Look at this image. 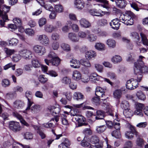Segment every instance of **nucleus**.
I'll use <instances>...</instances> for the list:
<instances>
[{"label":"nucleus","instance_id":"61","mask_svg":"<svg viewBox=\"0 0 148 148\" xmlns=\"http://www.w3.org/2000/svg\"><path fill=\"white\" fill-rule=\"evenodd\" d=\"M101 29L97 26H94L91 29L92 31L94 33L98 34L100 32Z\"/></svg>","mask_w":148,"mask_h":148},{"label":"nucleus","instance_id":"8","mask_svg":"<svg viewBox=\"0 0 148 148\" xmlns=\"http://www.w3.org/2000/svg\"><path fill=\"white\" fill-rule=\"evenodd\" d=\"M33 51L39 55H44L46 53V50L45 47L39 45H34L33 48Z\"/></svg>","mask_w":148,"mask_h":148},{"label":"nucleus","instance_id":"42","mask_svg":"<svg viewBox=\"0 0 148 148\" xmlns=\"http://www.w3.org/2000/svg\"><path fill=\"white\" fill-rule=\"evenodd\" d=\"M141 38V41L143 45L148 46V40L146 35L142 33H140Z\"/></svg>","mask_w":148,"mask_h":148},{"label":"nucleus","instance_id":"60","mask_svg":"<svg viewBox=\"0 0 148 148\" xmlns=\"http://www.w3.org/2000/svg\"><path fill=\"white\" fill-rule=\"evenodd\" d=\"M5 52L8 55H11L14 53L15 51L14 49H11L7 48H4Z\"/></svg>","mask_w":148,"mask_h":148},{"label":"nucleus","instance_id":"36","mask_svg":"<svg viewBox=\"0 0 148 148\" xmlns=\"http://www.w3.org/2000/svg\"><path fill=\"white\" fill-rule=\"evenodd\" d=\"M38 2L42 6L44 7L47 10L51 11L53 10V8L52 6L50 5L45 4L44 2H40L38 1Z\"/></svg>","mask_w":148,"mask_h":148},{"label":"nucleus","instance_id":"10","mask_svg":"<svg viewBox=\"0 0 148 148\" xmlns=\"http://www.w3.org/2000/svg\"><path fill=\"white\" fill-rule=\"evenodd\" d=\"M44 61L46 64L48 66L50 63L53 66H57L60 64V60L58 57H56L51 60L45 59Z\"/></svg>","mask_w":148,"mask_h":148},{"label":"nucleus","instance_id":"39","mask_svg":"<svg viewBox=\"0 0 148 148\" xmlns=\"http://www.w3.org/2000/svg\"><path fill=\"white\" fill-rule=\"evenodd\" d=\"M123 114L125 117L127 118H130L132 116V112L129 109L124 110Z\"/></svg>","mask_w":148,"mask_h":148},{"label":"nucleus","instance_id":"12","mask_svg":"<svg viewBox=\"0 0 148 148\" xmlns=\"http://www.w3.org/2000/svg\"><path fill=\"white\" fill-rule=\"evenodd\" d=\"M79 22L81 27L84 28H88L91 26V23L88 21L84 18H81Z\"/></svg>","mask_w":148,"mask_h":148},{"label":"nucleus","instance_id":"9","mask_svg":"<svg viewBox=\"0 0 148 148\" xmlns=\"http://www.w3.org/2000/svg\"><path fill=\"white\" fill-rule=\"evenodd\" d=\"M131 131H127L125 133V136L128 139H132L133 137V134L135 135L136 137H139V133L136 130L134 127L130 128Z\"/></svg>","mask_w":148,"mask_h":148},{"label":"nucleus","instance_id":"56","mask_svg":"<svg viewBox=\"0 0 148 148\" xmlns=\"http://www.w3.org/2000/svg\"><path fill=\"white\" fill-rule=\"evenodd\" d=\"M14 94L11 92L6 94L5 96V99L8 100L12 99L14 98Z\"/></svg>","mask_w":148,"mask_h":148},{"label":"nucleus","instance_id":"63","mask_svg":"<svg viewBox=\"0 0 148 148\" xmlns=\"http://www.w3.org/2000/svg\"><path fill=\"white\" fill-rule=\"evenodd\" d=\"M95 66L97 70L100 72H102L103 70V66L98 64H95Z\"/></svg>","mask_w":148,"mask_h":148},{"label":"nucleus","instance_id":"31","mask_svg":"<svg viewBox=\"0 0 148 148\" xmlns=\"http://www.w3.org/2000/svg\"><path fill=\"white\" fill-rule=\"evenodd\" d=\"M106 43L108 46L110 48H114L116 45V42L115 40L112 39H108L106 41Z\"/></svg>","mask_w":148,"mask_h":148},{"label":"nucleus","instance_id":"14","mask_svg":"<svg viewBox=\"0 0 148 148\" xmlns=\"http://www.w3.org/2000/svg\"><path fill=\"white\" fill-rule=\"evenodd\" d=\"M75 7L79 10H82L84 7L85 3L82 0H75L74 1Z\"/></svg>","mask_w":148,"mask_h":148},{"label":"nucleus","instance_id":"24","mask_svg":"<svg viewBox=\"0 0 148 148\" xmlns=\"http://www.w3.org/2000/svg\"><path fill=\"white\" fill-rule=\"evenodd\" d=\"M74 99L77 100L83 99L84 98V96L82 93L79 92H75L73 95Z\"/></svg>","mask_w":148,"mask_h":148},{"label":"nucleus","instance_id":"7","mask_svg":"<svg viewBox=\"0 0 148 148\" xmlns=\"http://www.w3.org/2000/svg\"><path fill=\"white\" fill-rule=\"evenodd\" d=\"M9 128L14 132L20 131L21 129L19 123L14 121H10L9 123Z\"/></svg>","mask_w":148,"mask_h":148},{"label":"nucleus","instance_id":"17","mask_svg":"<svg viewBox=\"0 0 148 148\" xmlns=\"http://www.w3.org/2000/svg\"><path fill=\"white\" fill-rule=\"evenodd\" d=\"M24 102L19 100H17L14 102L13 106L15 108L20 109H21L24 106Z\"/></svg>","mask_w":148,"mask_h":148},{"label":"nucleus","instance_id":"35","mask_svg":"<svg viewBox=\"0 0 148 148\" xmlns=\"http://www.w3.org/2000/svg\"><path fill=\"white\" fill-rule=\"evenodd\" d=\"M97 36L93 34H88L87 38L90 42H93L97 40Z\"/></svg>","mask_w":148,"mask_h":148},{"label":"nucleus","instance_id":"23","mask_svg":"<svg viewBox=\"0 0 148 148\" xmlns=\"http://www.w3.org/2000/svg\"><path fill=\"white\" fill-rule=\"evenodd\" d=\"M89 78L92 81L101 80L102 77L97 75L96 73H92L90 75Z\"/></svg>","mask_w":148,"mask_h":148},{"label":"nucleus","instance_id":"64","mask_svg":"<svg viewBox=\"0 0 148 148\" xmlns=\"http://www.w3.org/2000/svg\"><path fill=\"white\" fill-rule=\"evenodd\" d=\"M51 37L53 40H57L59 39L60 36L58 33H54L52 34Z\"/></svg>","mask_w":148,"mask_h":148},{"label":"nucleus","instance_id":"34","mask_svg":"<svg viewBox=\"0 0 148 148\" xmlns=\"http://www.w3.org/2000/svg\"><path fill=\"white\" fill-rule=\"evenodd\" d=\"M106 127L105 125L97 126L96 128V130L98 133H101L104 132L106 129Z\"/></svg>","mask_w":148,"mask_h":148},{"label":"nucleus","instance_id":"46","mask_svg":"<svg viewBox=\"0 0 148 148\" xmlns=\"http://www.w3.org/2000/svg\"><path fill=\"white\" fill-rule=\"evenodd\" d=\"M13 21L17 27H21L22 25V21L20 18H15L13 19Z\"/></svg>","mask_w":148,"mask_h":148},{"label":"nucleus","instance_id":"33","mask_svg":"<svg viewBox=\"0 0 148 148\" xmlns=\"http://www.w3.org/2000/svg\"><path fill=\"white\" fill-rule=\"evenodd\" d=\"M75 120L78 122L79 126L82 125L83 122L85 121V118L80 115L75 117Z\"/></svg>","mask_w":148,"mask_h":148},{"label":"nucleus","instance_id":"57","mask_svg":"<svg viewBox=\"0 0 148 148\" xmlns=\"http://www.w3.org/2000/svg\"><path fill=\"white\" fill-rule=\"evenodd\" d=\"M120 125L119 121L116 119H114V128L117 130H119L120 129Z\"/></svg>","mask_w":148,"mask_h":148},{"label":"nucleus","instance_id":"4","mask_svg":"<svg viewBox=\"0 0 148 148\" xmlns=\"http://www.w3.org/2000/svg\"><path fill=\"white\" fill-rule=\"evenodd\" d=\"M36 40L45 46H47L50 43L49 38L45 34H43L37 35L36 38Z\"/></svg>","mask_w":148,"mask_h":148},{"label":"nucleus","instance_id":"21","mask_svg":"<svg viewBox=\"0 0 148 148\" xmlns=\"http://www.w3.org/2000/svg\"><path fill=\"white\" fill-rule=\"evenodd\" d=\"M131 36L134 39L138 45H140V42H139L140 38L138 34L136 32H133L131 34Z\"/></svg>","mask_w":148,"mask_h":148},{"label":"nucleus","instance_id":"51","mask_svg":"<svg viewBox=\"0 0 148 148\" xmlns=\"http://www.w3.org/2000/svg\"><path fill=\"white\" fill-rule=\"evenodd\" d=\"M90 141L91 143L95 144L97 143V142H99V140L98 137L95 135L92 136L90 139Z\"/></svg>","mask_w":148,"mask_h":148},{"label":"nucleus","instance_id":"15","mask_svg":"<svg viewBox=\"0 0 148 148\" xmlns=\"http://www.w3.org/2000/svg\"><path fill=\"white\" fill-rule=\"evenodd\" d=\"M13 115L19 120L21 123L26 126H29V124L23 119L22 116L16 112H14L13 113Z\"/></svg>","mask_w":148,"mask_h":148},{"label":"nucleus","instance_id":"58","mask_svg":"<svg viewBox=\"0 0 148 148\" xmlns=\"http://www.w3.org/2000/svg\"><path fill=\"white\" fill-rule=\"evenodd\" d=\"M32 64L34 67H39L40 66V64L38 60L36 59L33 60L32 61Z\"/></svg>","mask_w":148,"mask_h":148},{"label":"nucleus","instance_id":"32","mask_svg":"<svg viewBox=\"0 0 148 148\" xmlns=\"http://www.w3.org/2000/svg\"><path fill=\"white\" fill-rule=\"evenodd\" d=\"M71 25V21H67L66 25L62 28V30L64 33L68 32L70 28V26Z\"/></svg>","mask_w":148,"mask_h":148},{"label":"nucleus","instance_id":"22","mask_svg":"<svg viewBox=\"0 0 148 148\" xmlns=\"http://www.w3.org/2000/svg\"><path fill=\"white\" fill-rule=\"evenodd\" d=\"M123 91L120 89L116 90L113 92L114 97L116 99H119L122 95Z\"/></svg>","mask_w":148,"mask_h":148},{"label":"nucleus","instance_id":"48","mask_svg":"<svg viewBox=\"0 0 148 148\" xmlns=\"http://www.w3.org/2000/svg\"><path fill=\"white\" fill-rule=\"evenodd\" d=\"M122 60V58L120 56L117 55L113 56L112 59V61L114 63L120 62Z\"/></svg>","mask_w":148,"mask_h":148},{"label":"nucleus","instance_id":"5","mask_svg":"<svg viewBox=\"0 0 148 148\" xmlns=\"http://www.w3.org/2000/svg\"><path fill=\"white\" fill-rule=\"evenodd\" d=\"M18 53L21 58L26 60L31 59L32 58V52L27 49H21L19 51Z\"/></svg>","mask_w":148,"mask_h":148},{"label":"nucleus","instance_id":"44","mask_svg":"<svg viewBox=\"0 0 148 148\" xmlns=\"http://www.w3.org/2000/svg\"><path fill=\"white\" fill-rule=\"evenodd\" d=\"M97 116L95 117L97 120L103 119L104 116V112L101 110H98L97 111Z\"/></svg>","mask_w":148,"mask_h":148},{"label":"nucleus","instance_id":"62","mask_svg":"<svg viewBox=\"0 0 148 148\" xmlns=\"http://www.w3.org/2000/svg\"><path fill=\"white\" fill-rule=\"evenodd\" d=\"M111 134L113 136L117 138H119L121 136L120 133L119 131H113L112 133Z\"/></svg>","mask_w":148,"mask_h":148},{"label":"nucleus","instance_id":"54","mask_svg":"<svg viewBox=\"0 0 148 148\" xmlns=\"http://www.w3.org/2000/svg\"><path fill=\"white\" fill-rule=\"evenodd\" d=\"M38 79L39 81L42 83L46 82L48 80L47 78L46 77L45 75H40Z\"/></svg>","mask_w":148,"mask_h":148},{"label":"nucleus","instance_id":"50","mask_svg":"<svg viewBox=\"0 0 148 148\" xmlns=\"http://www.w3.org/2000/svg\"><path fill=\"white\" fill-rule=\"evenodd\" d=\"M10 84V82L8 79H4L2 80L1 84L2 86L4 87H6L9 86Z\"/></svg>","mask_w":148,"mask_h":148},{"label":"nucleus","instance_id":"3","mask_svg":"<svg viewBox=\"0 0 148 148\" xmlns=\"http://www.w3.org/2000/svg\"><path fill=\"white\" fill-rule=\"evenodd\" d=\"M119 19L120 21H122L127 25H132L134 23L133 20L131 16L127 14H121Z\"/></svg>","mask_w":148,"mask_h":148},{"label":"nucleus","instance_id":"25","mask_svg":"<svg viewBox=\"0 0 148 148\" xmlns=\"http://www.w3.org/2000/svg\"><path fill=\"white\" fill-rule=\"evenodd\" d=\"M68 37L71 41L74 42H78L79 39V37L77 36L75 34L72 33L69 34Z\"/></svg>","mask_w":148,"mask_h":148},{"label":"nucleus","instance_id":"20","mask_svg":"<svg viewBox=\"0 0 148 148\" xmlns=\"http://www.w3.org/2000/svg\"><path fill=\"white\" fill-rule=\"evenodd\" d=\"M96 53L93 51H87L85 53V56L89 59L94 58L96 56Z\"/></svg>","mask_w":148,"mask_h":148},{"label":"nucleus","instance_id":"38","mask_svg":"<svg viewBox=\"0 0 148 148\" xmlns=\"http://www.w3.org/2000/svg\"><path fill=\"white\" fill-rule=\"evenodd\" d=\"M136 95L139 99L141 100L144 101L146 99L145 95L141 91H138L136 93Z\"/></svg>","mask_w":148,"mask_h":148},{"label":"nucleus","instance_id":"27","mask_svg":"<svg viewBox=\"0 0 148 148\" xmlns=\"http://www.w3.org/2000/svg\"><path fill=\"white\" fill-rule=\"evenodd\" d=\"M9 45L12 46H16L18 43V40L16 38H12L8 40Z\"/></svg>","mask_w":148,"mask_h":148},{"label":"nucleus","instance_id":"18","mask_svg":"<svg viewBox=\"0 0 148 148\" xmlns=\"http://www.w3.org/2000/svg\"><path fill=\"white\" fill-rule=\"evenodd\" d=\"M91 14L93 16H102L103 14L101 13L103 12L100 10H97L96 9H92L90 10L89 11Z\"/></svg>","mask_w":148,"mask_h":148},{"label":"nucleus","instance_id":"28","mask_svg":"<svg viewBox=\"0 0 148 148\" xmlns=\"http://www.w3.org/2000/svg\"><path fill=\"white\" fill-rule=\"evenodd\" d=\"M96 49L99 51H103L105 50L106 47L105 45L101 43H96L95 45Z\"/></svg>","mask_w":148,"mask_h":148},{"label":"nucleus","instance_id":"41","mask_svg":"<svg viewBox=\"0 0 148 148\" xmlns=\"http://www.w3.org/2000/svg\"><path fill=\"white\" fill-rule=\"evenodd\" d=\"M22 134L24 138L27 140L32 139L33 138V134L29 132L23 133Z\"/></svg>","mask_w":148,"mask_h":148},{"label":"nucleus","instance_id":"43","mask_svg":"<svg viewBox=\"0 0 148 148\" xmlns=\"http://www.w3.org/2000/svg\"><path fill=\"white\" fill-rule=\"evenodd\" d=\"M62 49L65 51L66 52L70 51H71V48L70 45L66 43H62L61 45Z\"/></svg>","mask_w":148,"mask_h":148},{"label":"nucleus","instance_id":"11","mask_svg":"<svg viewBox=\"0 0 148 148\" xmlns=\"http://www.w3.org/2000/svg\"><path fill=\"white\" fill-rule=\"evenodd\" d=\"M25 96L28 100L27 107L26 110H29L31 106L33 103V102L32 100V92L30 91H27L25 92Z\"/></svg>","mask_w":148,"mask_h":148},{"label":"nucleus","instance_id":"55","mask_svg":"<svg viewBox=\"0 0 148 148\" xmlns=\"http://www.w3.org/2000/svg\"><path fill=\"white\" fill-rule=\"evenodd\" d=\"M38 23L39 26L41 27L46 23L47 20L45 18H42L39 19Z\"/></svg>","mask_w":148,"mask_h":148},{"label":"nucleus","instance_id":"40","mask_svg":"<svg viewBox=\"0 0 148 148\" xmlns=\"http://www.w3.org/2000/svg\"><path fill=\"white\" fill-rule=\"evenodd\" d=\"M120 106L122 108L124 109V110L129 108V104L128 101L125 100H123L122 101Z\"/></svg>","mask_w":148,"mask_h":148},{"label":"nucleus","instance_id":"13","mask_svg":"<svg viewBox=\"0 0 148 148\" xmlns=\"http://www.w3.org/2000/svg\"><path fill=\"white\" fill-rule=\"evenodd\" d=\"M119 21H120L118 18L113 19L110 23V25L113 29L118 30L120 25V23H119Z\"/></svg>","mask_w":148,"mask_h":148},{"label":"nucleus","instance_id":"30","mask_svg":"<svg viewBox=\"0 0 148 148\" xmlns=\"http://www.w3.org/2000/svg\"><path fill=\"white\" fill-rule=\"evenodd\" d=\"M44 29L46 32L48 33H51L55 30L53 25L49 24H47L45 26Z\"/></svg>","mask_w":148,"mask_h":148},{"label":"nucleus","instance_id":"45","mask_svg":"<svg viewBox=\"0 0 148 148\" xmlns=\"http://www.w3.org/2000/svg\"><path fill=\"white\" fill-rule=\"evenodd\" d=\"M55 11L61 13L63 12L64 8L60 4L56 5L54 7Z\"/></svg>","mask_w":148,"mask_h":148},{"label":"nucleus","instance_id":"6","mask_svg":"<svg viewBox=\"0 0 148 148\" xmlns=\"http://www.w3.org/2000/svg\"><path fill=\"white\" fill-rule=\"evenodd\" d=\"M144 104L137 103L136 105L135 110L134 112V114L135 115L142 117L144 115Z\"/></svg>","mask_w":148,"mask_h":148},{"label":"nucleus","instance_id":"53","mask_svg":"<svg viewBox=\"0 0 148 148\" xmlns=\"http://www.w3.org/2000/svg\"><path fill=\"white\" fill-rule=\"evenodd\" d=\"M71 79L69 77H65L62 78L61 82L62 83L65 84H68L71 82Z\"/></svg>","mask_w":148,"mask_h":148},{"label":"nucleus","instance_id":"29","mask_svg":"<svg viewBox=\"0 0 148 148\" xmlns=\"http://www.w3.org/2000/svg\"><path fill=\"white\" fill-rule=\"evenodd\" d=\"M80 64L86 68H90L91 67V64L90 62L88 60L85 59L80 60Z\"/></svg>","mask_w":148,"mask_h":148},{"label":"nucleus","instance_id":"19","mask_svg":"<svg viewBox=\"0 0 148 148\" xmlns=\"http://www.w3.org/2000/svg\"><path fill=\"white\" fill-rule=\"evenodd\" d=\"M71 66L74 68H79L80 65V61H77L76 59H72L71 60Z\"/></svg>","mask_w":148,"mask_h":148},{"label":"nucleus","instance_id":"16","mask_svg":"<svg viewBox=\"0 0 148 148\" xmlns=\"http://www.w3.org/2000/svg\"><path fill=\"white\" fill-rule=\"evenodd\" d=\"M82 75L81 73L78 71L75 70L73 73V79L76 80L78 81L81 79Z\"/></svg>","mask_w":148,"mask_h":148},{"label":"nucleus","instance_id":"37","mask_svg":"<svg viewBox=\"0 0 148 148\" xmlns=\"http://www.w3.org/2000/svg\"><path fill=\"white\" fill-rule=\"evenodd\" d=\"M41 109V106L38 105H35L31 107V110L32 112L35 113L39 112Z\"/></svg>","mask_w":148,"mask_h":148},{"label":"nucleus","instance_id":"2","mask_svg":"<svg viewBox=\"0 0 148 148\" xmlns=\"http://www.w3.org/2000/svg\"><path fill=\"white\" fill-rule=\"evenodd\" d=\"M140 60L138 62H135L134 63V73L137 74L139 72L141 73H148V68L146 66H142L139 65L141 64L142 65L143 64V62L141 60L143 57L140 56L139 57Z\"/></svg>","mask_w":148,"mask_h":148},{"label":"nucleus","instance_id":"59","mask_svg":"<svg viewBox=\"0 0 148 148\" xmlns=\"http://www.w3.org/2000/svg\"><path fill=\"white\" fill-rule=\"evenodd\" d=\"M10 67H12V69L14 70L15 69V65H13L11 63H9L4 66V69L6 70Z\"/></svg>","mask_w":148,"mask_h":148},{"label":"nucleus","instance_id":"49","mask_svg":"<svg viewBox=\"0 0 148 148\" xmlns=\"http://www.w3.org/2000/svg\"><path fill=\"white\" fill-rule=\"evenodd\" d=\"M90 31L89 30H87L86 32L82 31H80L78 33L79 36L82 38H85L86 37L87 34H89Z\"/></svg>","mask_w":148,"mask_h":148},{"label":"nucleus","instance_id":"1","mask_svg":"<svg viewBox=\"0 0 148 148\" xmlns=\"http://www.w3.org/2000/svg\"><path fill=\"white\" fill-rule=\"evenodd\" d=\"M10 8V6L5 5H2L0 7V17L2 18L0 20V24L2 27H4L5 22L9 20L7 13L9 12Z\"/></svg>","mask_w":148,"mask_h":148},{"label":"nucleus","instance_id":"26","mask_svg":"<svg viewBox=\"0 0 148 148\" xmlns=\"http://www.w3.org/2000/svg\"><path fill=\"white\" fill-rule=\"evenodd\" d=\"M115 3L117 7L121 8H125L126 5V1L124 0H117Z\"/></svg>","mask_w":148,"mask_h":148},{"label":"nucleus","instance_id":"52","mask_svg":"<svg viewBox=\"0 0 148 148\" xmlns=\"http://www.w3.org/2000/svg\"><path fill=\"white\" fill-rule=\"evenodd\" d=\"M132 79H131L128 80L126 84V87L129 90H133V87L132 84Z\"/></svg>","mask_w":148,"mask_h":148},{"label":"nucleus","instance_id":"47","mask_svg":"<svg viewBox=\"0 0 148 148\" xmlns=\"http://www.w3.org/2000/svg\"><path fill=\"white\" fill-rule=\"evenodd\" d=\"M86 137H85L81 141L80 144L82 146L84 147H87L91 146L92 148L93 147V146L90 145V143L87 142L85 139Z\"/></svg>","mask_w":148,"mask_h":148}]
</instances>
